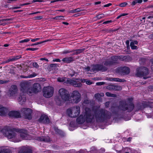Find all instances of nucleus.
Returning <instances> with one entry per match:
<instances>
[{
	"instance_id": "nucleus-60",
	"label": "nucleus",
	"mask_w": 153,
	"mask_h": 153,
	"mask_svg": "<svg viewBox=\"0 0 153 153\" xmlns=\"http://www.w3.org/2000/svg\"><path fill=\"white\" fill-rule=\"evenodd\" d=\"M40 39V38H37L35 39H33L31 40V41L32 42H34L39 40Z\"/></svg>"
},
{
	"instance_id": "nucleus-6",
	"label": "nucleus",
	"mask_w": 153,
	"mask_h": 153,
	"mask_svg": "<svg viewBox=\"0 0 153 153\" xmlns=\"http://www.w3.org/2000/svg\"><path fill=\"white\" fill-rule=\"evenodd\" d=\"M67 114L71 117H75L78 116L80 113V108L78 106L73 107L68 109Z\"/></svg>"
},
{
	"instance_id": "nucleus-47",
	"label": "nucleus",
	"mask_w": 153,
	"mask_h": 153,
	"mask_svg": "<svg viewBox=\"0 0 153 153\" xmlns=\"http://www.w3.org/2000/svg\"><path fill=\"white\" fill-rule=\"evenodd\" d=\"M127 4H128L127 2H124L120 4L118 6L121 7H126Z\"/></svg>"
},
{
	"instance_id": "nucleus-33",
	"label": "nucleus",
	"mask_w": 153,
	"mask_h": 153,
	"mask_svg": "<svg viewBox=\"0 0 153 153\" xmlns=\"http://www.w3.org/2000/svg\"><path fill=\"white\" fill-rule=\"evenodd\" d=\"M37 75V74L35 73H33L32 74L29 75L27 76H24L23 75H22L21 76V77L22 78H30L36 76Z\"/></svg>"
},
{
	"instance_id": "nucleus-36",
	"label": "nucleus",
	"mask_w": 153,
	"mask_h": 153,
	"mask_svg": "<svg viewBox=\"0 0 153 153\" xmlns=\"http://www.w3.org/2000/svg\"><path fill=\"white\" fill-rule=\"evenodd\" d=\"M143 1L142 0H135L133 1L131 4V5L132 6H133L135 5L137 3H141Z\"/></svg>"
},
{
	"instance_id": "nucleus-19",
	"label": "nucleus",
	"mask_w": 153,
	"mask_h": 153,
	"mask_svg": "<svg viewBox=\"0 0 153 153\" xmlns=\"http://www.w3.org/2000/svg\"><path fill=\"white\" fill-rule=\"evenodd\" d=\"M8 112L7 108L0 105V116H5Z\"/></svg>"
},
{
	"instance_id": "nucleus-5",
	"label": "nucleus",
	"mask_w": 153,
	"mask_h": 153,
	"mask_svg": "<svg viewBox=\"0 0 153 153\" xmlns=\"http://www.w3.org/2000/svg\"><path fill=\"white\" fill-rule=\"evenodd\" d=\"M149 74L148 69L147 68L144 67H141L136 69L135 75L139 77L143 76L144 79H146L150 77L149 76H145Z\"/></svg>"
},
{
	"instance_id": "nucleus-32",
	"label": "nucleus",
	"mask_w": 153,
	"mask_h": 153,
	"mask_svg": "<svg viewBox=\"0 0 153 153\" xmlns=\"http://www.w3.org/2000/svg\"><path fill=\"white\" fill-rule=\"evenodd\" d=\"M120 56H111L110 59L111 61H113L114 62V64L116 62V61H117L118 59H120Z\"/></svg>"
},
{
	"instance_id": "nucleus-11",
	"label": "nucleus",
	"mask_w": 153,
	"mask_h": 153,
	"mask_svg": "<svg viewBox=\"0 0 153 153\" xmlns=\"http://www.w3.org/2000/svg\"><path fill=\"white\" fill-rule=\"evenodd\" d=\"M21 114L24 117L29 120L31 119V114L32 111L31 109L29 108H23L21 110Z\"/></svg>"
},
{
	"instance_id": "nucleus-10",
	"label": "nucleus",
	"mask_w": 153,
	"mask_h": 153,
	"mask_svg": "<svg viewBox=\"0 0 153 153\" xmlns=\"http://www.w3.org/2000/svg\"><path fill=\"white\" fill-rule=\"evenodd\" d=\"M71 98L72 100V102L77 103L80 101L81 95L78 91H73Z\"/></svg>"
},
{
	"instance_id": "nucleus-17",
	"label": "nucleus",
	"mask_w": 153,
	"mask_h": 153,
	"mask_svg": "<svg viewBox=\"0 0 153 153\" xmlns=\"http://www.w3.org/2000/svg\"><path fill=\"white\" fill-rule=\"evenodd\" d=\"M32 150L29 147L23 146L22 147L19 153H32Z\"/></svg>"
},
{
	"instance_id": "nucleus-43",
	"label": "nucleus",
	"mask_w": 153,
	"mask_h": 153,
	"mask_svg": "<svg viewBox=\"0 0 153 153\" xmlns=\"http://www.w3.org/2000/svg\"><path fill=\"white\" fill-rule=\"evenodd\" d=\"M63 17H64L63 16H57L53 18V19L56 20H64V19H63Z\"/></svg>"
},
{
	"instance_id": "nucleus-4",
	"label": "nucleus",
	"mask_w": 153,
	"mask_h": 153,
	"mask_svg": "<svg viewBox=\"0 0 153 153\" xmlns=\"http://www.w3.org/2000/svg\"><path fill=\"white\" fill-rule=\"evenodd\" d=\"M133 99L131 97L127 99L128 102H126L124 101L120 102L119 108L120 109L123 111H127L128 112L132 111L134 107V104L132 102Z\"/></svg>"
},
{
	"instance_id": "nucleus-38",
	"label": "nucleus",
	"mask_w": 153,
	"mask_h": 153,
	"mask_svg": "<svg viewBox=\"0 0 153 153\" xmlns=\"http://www.w3.org/2000/svg\"><path fill=\"white\" fill-rule=\"evenodd\" d=\"M98 64L93 65L91 66V70L93 71H98Z\"/></svg>"
},
{
	"instance_id": "nucleus-34",
	"label": "nucleus",
	"mask_w": 153,
	"mask_h": 153,
	"mask_svg": "<svg viewBox=\"0 0 153 153\" xmlns=\"http://www.w3.org/2000/svg\"><path fill=\"white\" fill-rule=\"evenodd\" d=\"M104 96L103 93H97L94 95V97L97 100H99L101 97H103Z\"/></svg>"
},
{
	"instance_id": "nucleus-24",
	"label": "nucleus",
	"mask_w": 153,
	"mask_h": 153,
	"mask_svg": "<svg viewBox=\"0 0 153 153\" xmlns=\"http://www.w3.org/2000/svg\"><path fill=\"white\" fill-rule=\"evenodd\" d=\"M37 140L40 141H42L45 142H50L51 140L49 137L48 136H42L38 137Z\"/></svg>"
},
{
	"instance_id": "nucleus-12",
	"label": "nucleus",
	"mask_w": 153,
	"mask_h": 153,
	"mask_svg": "<svg viewBox=\"0 0 153 153\" xmlns=\"http://www.w3.org/2000/svg\"><path fill=\"white\" fill-rule=\"evenodd\" d=\"M18 89L16 85H12L7 91V95L9 97H14L18 93Z\"/></svg>"
},
{
	"instance_id": "nucleus-20",
	"label": "nucleus",
	"mask_w": 153,
	"mask_h": 153,
	"mask_svg": "<svg viewBox=\"0 0 153 153\" xmlns=\"http://www.w3.org/2000/svg\"><path fill=\"white\" fill-rule=\"evenodd\" d=\"M9 116L18 118L20 117V114L18 111H11L8 113Z\"/></svg>"
},
{
	"instance_id": "nucleus-22",
	"label": "nucleus",
	"mask_w": 153,
	"mask_h": 153,
	"mask_svg": "<svg viewBox=\"0 0 153 153\" xmlns=\"http://www.w3.org/2000/svg\"><path fill=\"white\" fill-rule=\"evenodd\" d=\"M21 58V56H14L6 60L5 61H4L2 63L3 64H5L6 63H8L10 62H13L14 61H15L16 60L18 59H19Z\"/></svg>"
},
{
	"instance_id": "nucleus-40",
	"label": "nucleus",
	"mask_w": 153,
	"mask_h": 153,
	"mask_svg": "<svg viewBox=\"0 0 153 153\" xmlns=\"http://www.w3.org/2000/svg\"><path fill=\"white\" fill-rule=\"evenodd\" d=\"M107 89L110 91H114V85H111L106 87Z\"/></svg>"
},
{
	"instance_id": "nucleus-45",
	"label": "nucleus",
	"mask_w": 153,
	"mask_h": 153,
	"mask_svg": "<svg viewBox=\"0 0 153 153\" xmlns=\"http://www.w3.org/2000/svg\"><path fill=\"white\" fill-rule=\"evenodd\" d=\"M85 48H83L81 49H76L77 54L82 53L85 50Z\"/></svg>"
},
{
	"instance_id": "nucleus-50",
	"label": "nucleus",
	"mask_w": 153,
	"mask_h": 153,
	"mask_svg": "<svg viewBox=\"0 0 153 153\" xmlns=\"http://www.w3.org/2000/svg\"><path fill=\"white\" fill-rule=\"evenodd\" d=\"M29 39H25L23 40H22L19 41L20 43H22L23 42H29L30 41Z\"/></svg>"
},
{
	"instance_id": "nucleus-63",
	"label": "nucleus",
	"mask_w": 153,
	"mask_h": 153,
	"mask_svg": "<svg viewBox=\"0 0 153 153\" xmlns=\"http://www.w3.org/2000/svg\"><path fill=\"white\" fill-rule=\"evenodd\" d=\"M86 84L88 85H90L92 84V82H91L89 80H88V81L86 80Z\"/></svg>"
},
{
	"instance_id": "nucleus-57",
	"label": "nucleus",
	"mask_w": 153,
	"mask_h": 153,
	"mask_svg": "<svg viewBox=\"0 0 153 153\" xmlns=\"http://www.w3.org/2000/svg\"><path fill=\"white\" fill-rule=\"evenodd\" d=\"M112 22V20H108V21H107L104 22H103V24H106L111 23Z\"/></svg>"
},
{
	"instance_id": "nucleus-58",
	"label": "nucleus",
	"mask_w": 153,
	"mask_h": 153,
	"mask_svg": "<svg viewBox=\"0 0 153 153\" xmlns=\"http://www.w3.org/2000/svg\"><path fill=\"white\" fill-rule=\"evenodd\" d=\"M105 84V82H99L96 83V85H104Z\"/></svg>"
},
{
	"instance_id": "nucleus-13",
	"label": "nucleus",
	"mask_w": 153,
	"mask_h": 153,
	"mask_svg": "<svg viewBox=\"0 0 153 153\" xmlns=\"http://www.w3.org/2000/svg\"><path fill=\"white\" fill-rule=\"evenodd\" d=\"M31 83L29 81H25L21 82L20 84L21 91L23 92L25 91L31 85Z\"/></svg>"
},
{
	"instance_id": "nucleus-16",
	"label": "nucleus",
	"mask_w": 153,
	"mask_h": 153,
	"mask_svg": "<svg viewBox=\"0 0 153 153\" xmlns=\"http://www.w3.org/2000/svg\"><path fill=\"white\" fill-rule=\"evenodd\" d=\"M39 121L45 124H48L49 123L50 120L48 116L45 114L42 115L39 120Z\"/></svg>"
},
{
	"instance_id": "nucleus-30",
	"label": "nucleus",
	"mask_w": 153,
	"mask_h": 153,
	"mask_svg": "<svg viewBox=\"0 0 153 153\" xmlns=\"http://www.w3.org/2000/svg\"><path fill=\"white\" fill-rule=\"evenodd\" d=\"M139 105H140V104L138 105V110L143 109L144 108L148 106V105L146 102H142L141 106H140V105L139 106Z\"/></svg>"
},
{
	"instance_id": "nucleus-2",
	"label": "nucleus",
	"mask_w": 153,
	"mask_h": 153,
	"mask_svg": "<svg viewBox=\"0 0 153 153\" xmlns=\"http://www.w3.org/2000/svg\"><path fill=\"white\" fill-rule=\"evenodd\" d=\"M93 118L94 116L92 114L90 108H86L85 111L77 118L76 121L80 124L83 123L85 120L87 123H90Z\"/></svg>"
},
{
	"instance_id": "nucleus-55",
	"label": "nucleus",
	"mask_w": 153,
	"mask_h": 153,
	"mask_svg": "<svg viewBox=\"0 0 153 153\" xmlns=\"http://www.w3.org/2000/svg\"><path fill=\"white\" fill-rule=\"evenodd\" d=\"M71 51H72V52H73V53H72V55L73 56V55H77V53L76 52V50H73Z\"/></svg>"
},
{
	"instance_id": "nucleus-27",
	"label": "nucleus",
	"mask_w": 153,
	"mask_h": 153,
	"mask_svg": "<svg viewBox=\"0 0 153 153\" xmlns=\"http://www.w3.org/2000/svg\"><path fill=\"white\" fill-rule=\"evenodd\" d=\"M113 64H114V62L111 61L110 58L106 59L104 63V65L106 66H110Z\"/></svg>"
},
{
	"instance_id": "nucleus-9",
	"label": "nucleus",
	"mask_w": 153,
	"mask_h": 153,
	"mask_svg": "<svg viewBox=\"0 0 153 153\" xmlns=\"http://www.w3.org/2000/svg\"><path fill=\"white\" fill-rule=\"evenodd\" d=\"M43 90V96L45 97L48 98L52 96L53 93V89L51 87H45Z\"/></svg>"
},
{
	"instance_id": "nucleus-64",
	"label": "nucleus",
	"mask_w": 153,
	"mask_h": 153,
	"mask_svg": "<svg viewBox=\"0 0 153 153\" xmlns=\"http://www.w3.org/2000/svg\"><path fill=\"white\" fill-rule=\"evenodd\" d=\"M148 105V106L149 105V104L148 103H153V99H151L149 100L148 102H146Z\"/></svg>"
},
{
	"instance_id": "nucleus-23",
	"label": "nucleus",
	"mask_w": 153,
	"mask_h": 153,
	"mask_svg": "<svg viewBox=\"0 0 153 153\" xmlns=\"http://www.w3.org/2000/svg\"><path fill=\"white\" fill-rule=\"evenodd\" d=\"M69 79H68L65 77H59L57 79V81L61 82H63L65 85H68Z\"/></svg>"
},
{
	"instance_id": "nucleus-28",
	"label": "nucleus",
	"mask_w": 153,
	"mask_h": 153,
	"mask_svg": "<svg viewBox=\"0 0 153 153\" xmlns=\"http://www.w3.org/2000/svg\"><path fill=\"white\" fill-rule=\"evenodd\" d=\"M98 71H107L108 68L103 65L98 64Z\"/></svg>"
},
{
	"instance_id": "nucleus-51",
	"label": "nucleus",
	"mask_w": 153,
	"mask_h": 153,
	"mask_svg": "<svg viewBox=\"0 0 153 153\" xmlns=\"http://www.w3.org/2000/svg\"><path fill=\"white\" fill-rule=\"evenodd\" d=\"M72 51H71L68 50H65L64 51L62 52V53L64 54H67L71 52H72Z\"/></svg>"
},
{
	"instance_id": "nucleus-15",
	"label": "nucleus",
	"mask_w": 153,
	"mask_h": 153,
	"mask_svg": "<svg viewBox=\"0 0 153 153\" xmlns=\"http://www.w3.org/2000/svg\"><path fill=\"white\" fill-rule=\"evenodd\" d=\"M17 100L19 104H23L26 100V94L24 92H21Z\"/></svg>"
},
{
	"instance_id": "nucleus-35",
	"label": "nucleus",
	"mask_w": 153,
	"mask_h": 153,
	"mask_svg": "<svg viewBox=\"0 0 153 153\" xmlns=\"http://www.w3.org/2000/svg\"><path fill=\"white\" fill-rule=\"evenodd\" d=\"M0 153H11V152L8 149H0Z\"/></svg>"
},
{
	"instance_id": "nucleus-21",
	"label": "nucleus",
	"mask_w": 153,
	"mask_h": 153,
	"mask_svg": "<svg viewBox=\"0 0 153 153\" xmlns=\"http://www.w3.org/2000/svg\"><path fill=\"white\" fill-rule=\"evenodd\" d=\"M59 64H51L50 65V71H53V73H55L57 72L58 67H59Z\"/></svg>"
},
{
	"instance_id": "nucleus-46",
	"label": "nucleus",
	"mask_w": 153,
	"mask_h": 153,
	"mask_svg": "<svg viewBox=\"0 0 153 153\" xmlns=\"http://www.w3.org/2000/svg\"><path fill=\"white\" fill-rule=\"evenodd\" d=\"M81 11V10L80 8H78L71 10V12L72 13H74L79 12Z\"/></svg>"
},
{
	"instance_id": "nucleus-59",
	"label": "nucleus",
	"mask_w": 153,
	"mask_h": 153,
	"mask_svg": "<svg viewBox=\"0 0 153 153\" xmlns=\"http://www.w3.org/2000/svg\"><path fill=\"white\" fill-rule=\"evenodd\" d=\"M74 75H75V72L74 71L72 73L69 72L68 74V75L71 76V77H72L73 76H74Z\"/></svg>"
},
{
	"instance_id": "nucleus-29",
	"label": "nucleus",
	"mask_w": 153,
	"mask_h": 153,
	"mask_svg": "<svg viewBox=\"0 0 153 153\" xmlns=\"http://www.w3.org/2000/svg\"><path fill=\"white\" fill-rule=\"evenodd\" d=\"M24 93L26 94L27 93L30 96H32L33 95V93H34L33 91V87L30 88V87H29L28 89H27V90L24 92Z\"/></svg>"
},
{
	"instance_id": "nucleus-54",
	"label": "nucleus",
	"mask_w": 153,
	"mask_h": 153,
	"mask_svg": "<svg viewBox=\"0 0 153 153\" xmlns=\"http://www.w3.org/2000/svg\"><path fill=\"white\" fill-rule=\"evenodd\" d=\"M35 19L40 20L43 18V17L42 16H38L34 17Z\"/></svg>"
},
{
	"instance_id": "nucleus-31",
	"label": "nucleus",
	"mask_w": 153,
	"mask_h": 153,
	"mask_svg": "<svg viewBox=\"0 0 153 153\" xmlns=\"http://www.w3.org/2000/svg\"><path fill=\"white\" fill-rule=\"evenodd\" d=\"M55 100L57 104L59 105H61L63 101H65L62 100L61 99H60L59 98L57 97L55 98Z\"/></svg>"
},
{
	"instance_id": "nucleus-41",
	"label": "nucleus",
	"mask_w": 153,
	"mask_h": 153,
	"mask_svg": "<svg viewBox=\"0 0 153 153\" xmlns=\"http://www.w3.org/2000/svg\"><path fill=\"white\" fill-rule=\"evenodd\" d=\"M54 131L58 134L62 135L63 134L62 131L58 128L55 127L54 128Z\"/></svg>"
},
{
	"instance_id": "nucleus-18",
	"label": "nucleus",
	"mask_w": 153,
	"mask_h": 153,
	"mask_svg": "<svg viewBox=\"0 0 153 153\" xmlns=\"http://www.w3.org/2000/svg\"><path fill=\"white\" fill-rule=\"evenodd\" d=\"M33 92L37 93L41 91L42 88L40 84L38 83H35L33 85Z\"/></svg>"
},
{
	"instance_id": "nucleus-52",
	"label": "nucleus",
	"mask_w": 153,
	"mask_h": 153,
	"mask_svg": "<svg viewBox=\"0 0 153 153\" xmlns=\"http://www.w3.org/2000/svg\"><path fill=\"white\" fill-rule=\"evenodd\" d=\"M79 80L80 82V83H81V82H86L87 79H79Z\"/></svg>"
},
{
	"instance_id": "nucleus-39",
	"label": "nucleus",
	"mask_w": 153,
	"mask_h": 153,
	"mask_svg": "<svg viewBox=\"0 0 153 153\" xmlns=\"http://www.w3.org/2000/svg\"><path fill=\"white\" fill-rule=\"evenodd\" d=\"M122 89V88L120 86L114 85V91H120Z\"/></svg>"
},
{
	"instance_id": "nucleus-1",
	"label": "nucleus",
	"mask_w": 153,
	"mask_h": 153,
	"mask_svg": "<svg viewBox=\"0 0 153 153\" xmlns=\"http://www.w3.org/2000/svg\"><path fill=\"white\" fill-rule=\"evenodd\" d=\"M15 130L17 133L12 130L10 127H7L3 129L1 132L8 139H11L13 141L15 142H19L24 139H27L28 134L26 130L18 129Z\"/></svg>"
},
{
	"instance_id": "nucleus-62",
	"label": "nucleus",
	"mask_w": 153,
	"mask_h": 153,
	"mask_svg": "<svg viewBox=\"0 0 153 153\" xmlns=\"http://www.w3.org/2000/svg\"><path fill=\"white\" fill-rule=\"evenodd\" d=\"M40 60L41 61L45 60L47 62H48L49 61L47 59H46L45 58H41L40 59Z\"/></svg>"
},
{
	"instance_id": "nucleus-61",
	"label": "nucleus",
	"mask_w": 153,
	"mask_h": 153,
	"mask_svg": "<svg viewBox=\"0 0 153 153\" xmlns=\"http://www.w3.org/2000/svg\"><path fill=\"white\" fill-rule=\"evenodd\" d=\"M53 62H60L61 60L59 59H53Z\"/></svg>"
},
{
	"instance_id": "nucleus-3",
	"label": "nucleus",
	"mask_w": 153,
	"mask_h": 153,
	"mask_svg": "<svg viewBox=\"0 0 153 153\" xmlns=\"http://www.w3.org/2000/svg\"><path fill=\"white\" fill-rule=\"evenodd\" d=\"M111 116L110 113L103 109L97 110L94 113V116L97 121H103L109 118Z\"/></svg>"
},
{
	"instance_id": "nucleus-8",
	"label": "nucleus",
	"mask_w": 153,
	"mask_h": 153,
	"mask_svg": "<svg viewBox=\"0 0 153 153\" xmlns=\"http://www.w3.org/2000/svg\"><path fill=\"white\" fill-rule=\"evenodd\" d=\"M116 72L121 76H123L128 74L130 72V69L127 67H121L116 68Z\"/></svg>"
},
{
	"instance_id": "nucleus-7",
	"label": "nucleus",
	"mask_w": 153,
	"mask_h": 153,
	"mask_svg": "<svg viewBox=\"0 0 153 153\" xmlns=\"http://www.w3.org/2000/svg\"><path fill=\"white\" fill-rule=\"evenodd\" d=\"M59 94L62 100L66 101L68 100L69 98L68 91L64 88H61L59 91Z\"/></svg>"
},
{
	"instance_id": "nucleus-25",
	"label": "nucleus",
	"mask_w": 153,
	"mask_h": 153,
	"mask_svg": "<svg viewBox=\"0 0 153 153\" xmlns=\"http://www.w3.org/2000/svg\"><path fill=\"white\" fill-rule=\"evenodd\" d=\"M74 61L73 57H67L64 58L62 59V61L66 63H70Z\"/></svg>"
},
{
	"instance_id": "nucleus-42",
	"label": "nucleus",
	"mask_w": 153,
	"mask_h": 153,
	"mask_svg": "<svg viewBox=\"0 0 153 153\" xmlns=\"http://www.w3.org/2000/svg\"><path fill=\"white\" fill-rule=\"evenodd\" d=\"M112 80L114 81L120 82H123L125 80L121 79L118 78H113L112 79Z\"/></svg>"
},
{
	"instance_id": "nucleus-56",
	"label": "nucleus",
	"mask_w": 153,
	"mask_h": 153,
	"mask_svg": "<svg viewBox=\"0 0 153 153\" xmlns=\"http://www.w3.org/2000/svg\"><path fill=\"white\" fill-rule=\"evenodd\" d=\"M71 51H72V52H73V53H72V55L73 56V55H77V53L76 52V50H73Z\"/></svg>"
},
{
	"instance_id": "nucleus-48",
	"label": "nucleus",
	"mask_w": 153,
	"mask_h": 153,
	"mask_svg": "<svg viewBox=\"0 0 153 153\" xmlns=\"http://www.w3.org/2000/svg\"><path fill=\"white\" fill-rule=\"evenodd\" d=\"M104 17V15L103 14H101L96 16V18L98 19H100L101 18Z\"/></svg>"
},
{
	"instance_id": "nucleus-37",
	"label": "nucleus",
	"mask_w": 153,
	"mask_h": 153,
	"mask_svg": "<svg viewBox=\"0 0 153 153\" xmlns=\"http://www.w3.org/2000/svg\"><path fill=\"white\" fill-rule=\"evenodd\" d=\"M122 60L128 62L131 60V57L129 56H124L122 59Z\"/></svg>"
},
{
	"instance_id": "nucleus-53",
	"label": "nucleus",
	"mask_w": 153,
	"mask_h": 153,
	"mask_svg": "<svg viewBox=\"0 0 153 153\" xmlns=\"http://www.w3.org/2000/svg\"><path fill=\"white\" fill-rule=\"evenodd\" d=\"M38 49V48H27L26 49V50L28 51V50H30V51H34Z\"/></svg>"
},
{
	"instance_id": "nucleus-49",
	"label": "nucleus",
	"mask_w": 153,
	"mask_h": 153,
	"mask_svg": "<svg viewBox=\"0 0 153 153\" xmlns=\"http://www.w3.org/2000/svg\"><path fill=\"white\" fill-rule=\"evenodd\" d=\"M33 66L36 68H38L39 67V65H38V63L36 62H34L33 63Z\"/></svg>"
},
{
	"instance_id": "nucleus-14",
	"label": "nucleus",
	"mask_w": 153,
	"mask_h": 153,
	"mask_svg": "<svg viewBox=\"0 0 153 153\" xmlns=\"http://www.w3.org/2000/svg\"><path fill=\"white\" fill-rule=\"evenodd\" d=\"M68 84H70L76 87H80L82 85L81 83H80L79 79H76L74 80L69 79Z\"/></svg>"
},
{
	"instance_id": "nucleus-44",
	"label": "nucleus",
	"mask_w": 153,
	"mask_h": 153,
	"mask_svg": "<svg viewBox=\"0 0 153 153\" xmlns=\"http://www.w3.org/2000/svg\"><path fill=\"white\" fill-rule=\"evenodd\" d=\"M9 82V80H7L5 79H0V84H6Z\"/></svg>"
},
{
	"instance_id": "nucleus-26",
	"label": "nucleus",
	"mask_w": 153,
	"mask_h": 153,
	"mask_svg": "<svg viewBox=\"0 0 153 153\" xmlns=\"http://www.w3.org/2000/svg\"><path fill=\"white\" fill-rule=\"evenodd\" d=\"M138 44V42L137 41L135 40L131 42L130 46L132 50H136L138 48L137 46L134 45V44L137 45Z\"/></svg>"
}]
</instances>
